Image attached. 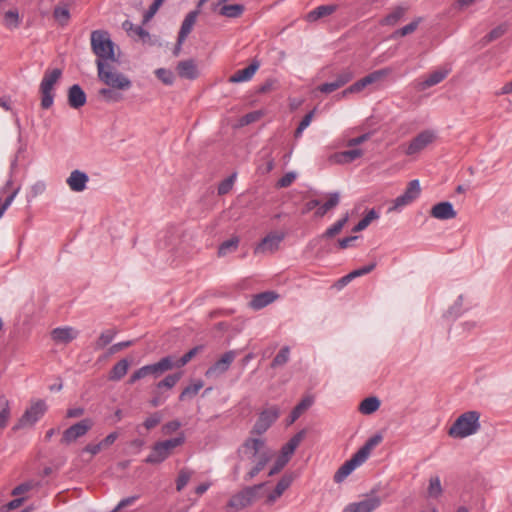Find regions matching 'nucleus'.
Returning a JSON list of instances; mask_svg holds the SVG:
<instances>
[{
  "label": "nucleus",
  "mask_w": 512,
  "mask_h": 512,
  "mask_svg": "<svg viewBox=\"0 0 512 512\" xmlns=\"http://www.w3.org/2000/svg\"><path fill=\"white\" fill-rule=\"evenodd\" d=\"M89 177L85 172L73 170L66 180L69 188L74 192H82L86 189Z\"/></svg>",
  "instance_id": "nucleus-20"
},
{
  "label": "nucleus",
  "mask_w": 512,
  "mask_h": 512,
  "mask_svg": "<svg viewBox=\"0 0 512 512\" xmlns=\"http://www.w3.org/2000/svg\"><path fill=\"white\" fill-rule=\"evenodd\" d=\"M51 335L56 342L69 343L77 337L78 332L72 327H59L55 328Z\"/></svg>",
  "instance_id": "nucleus-28"
},
{
  "label": "nucleus",
  "mask_w": 512,
  "mask_h": 512,
  "mask_svg": "<svg viewBox=\"0 0 512 512\" xmlns=\"http://www.w3.org/2000/svg\"><path fill=\"white\" fill-rule=\"evenodd\" d=\"M265 483L248 486L234 494L227 503V507L235 511L242 510L250 506L257 497L258 491L264 487Z\"/></svg>",
  "instance_id": "nucleus-8"
},
{
  "label": "nucleus",
  "mask_w": 512,
  "mask_h": 512,
  "mask_svg": "<svg viewBox=\"0 0 512 512\" xmlns=\"http://www.w3.org/2000/svg\"><path fill=\"white\" fill-rule=\"evenodd\" d=\"M367 87L363 78L350 85L347 89L342 92V96H346L348 93H358Z\"/></svg>",
  "instance_id": "nucleus-61"
},
{
  "label": "nucleus",
  "mask_w": 512,
  "mask_h": 512,
  "mask_svg": "<svg viewBox=\"0 0 512 512\" xmlns=\"http://www.w3.org/2000/svg\"><path fill=\"white\" fill-rule=\"evenodd\" d=\"M279 415L280 411L277 406H271L267 409H264L259 414V417L251 430V434H264L271 427V425L278 419Z\"/></svg>",
  "instance_id": "nucleus-11"
},
{
  "label": "nucleus",
  "mask_w": 512,
  "mask_h": 512,
  "mask_svg": "<svg viewBox=\"0 0 512 512\" xmlns=\"http://www.w3.org/2000/svg\"><path fill=\"white\" fill-rule=\"evenodd\" d=\"M53 17L60 25L65 26L70 19V12L67 6H56L53 11Z\"/></svg>",
  "instance_id": "nucleus-45"
},
{
  "label": "nucleus",
  "mask_w": 512,
  "mask_h": 512,
  "mask_svg": "<svg viewBox=\"0 0 512 512\" xmlns=\"http://www.w3.org/2000/svg\"><path fill=\"white\" fill-rule=\"evenodd\" d=\"M349 220V214L346 213L341 219L336 221L331 227H329L323 234L322 238L331 239L338 235Z\"/></svg>",
  "instance_id": "nucleus-40"
},
{
  "label": "nucleus",
  "mask_w": 512,
  "mask_h": 512,
  "mask_svg": "<svg viewBox=\"0 0 512 512\" xmlns=\"http://www.w3.org/2000/svg\"><path fill=\"white\" fill-rule=\"evenodd\" d=\"M4 24L9 29H15L20 25V17L17 10H9L4 15Z\"/></svg>",
  "instance_id": "nucleus-51"
},
{
  "label": "nucleus",
  "mask_w": 512,
  "mask_h": 512,
  "mask_svg": "<svg viewBox=\"0 0 512 512\" xmlns=\"http://www.w3.org/2000/svg\"><path fill=\"white\" fill-rule=\"evenodd\" d=\"M449 70L447 69H441L436 70L432 73H430L427 78L421 82V88L427 89L429 87H432L434 85H437L438 83L442 82L448 75Z\"/></svg>",
  "instance_id": "nucleus-33"
},
{
  "label": "nucleus",
  "mask_w": 512,
  "mask_h": 512,
  "mask_svg": "<svg viewBox=\"0 0 512 512\" xmlns=\"http://www.w3.org/2000/svg\"><path fill=\"white\" fill-rule=\"evenodd\" d=\"M204 382L200 379L194 380L191 384L186 386L179 395V401L183 402L194 398L199 391L203 388Z\"/></svg>",
  "instance_id": "nucleus-32"
},
{
  "label": "nucleus",
  "mask_w": 512,
  "mask_h": 512,
  "mask_svg": "<svg viewBox=\"0 0 512 512\" xmlns=\"http://www.w3.org/2000/svg\"><path fill=\"white\" fill-rule=\"evenodd\" d=\"M421 187L419 180L415 179L408 183L403 194L398 196L394 202L393 206L389 209V211L397 210L403 206L409 205L415 199H417L420 195Z\"/></svg>",
  "instance_id": "nucleus-13"
},
{
  "label": "nucleus",
  "mask_w": 512,
  "mask_h": 512,
  "mask_svg": "<svg viewBox=\"0 0 512 512\" xmlns=\"http://www.w3.org/2000/svg\"><path fill=\"white\" fill-rule=\"evenodd\" d=\"M103 449L104 447L101 445L100 442L89 443L81 450V454L89 453L91 456H95Z\"/></svg>",
  "instance_id": "nucleus-62"
},
{
  "label": "nucleus",
  "mask_w": 512,
  "mask_h": 512,
  "mask_svg": "<svg viewBox=\"0 0 512 512\" xmlns=\"http://www.w3.org/2000/svg\"><path fill=\"white\" fill-rule=\"evenodd\" d=\"M86 103V94L84 90L78 85H72L68 90V104L74 109L84 106Z\"/></svg>",
  "instance_id": "nucleus-24"
},
{
  "label": "nucleus",
  "mask_w": 512,
  "mask_h": 512,
  "mask_svg": "<svg viewBox=\"0 0 512 512\" xmlns=\"http://www.w3.org/2000/svg\"><path fill=\"white\" fill-rule=\"evenodd\" d=\"M155 75L165 85H172L174 83L175 77L171 70L158 68L155 70Z\"/></svg>",
  "instance_id": "nucleus-53"
},
{
  "label": "nucleus",
  "mask_w": 512,
  "mask_h": 512,
  "mask_svg": "<svg viewBox=\"0 0 512 512\" xmlns=\"http://www.w3.org/2000/svg\"><path fill=\"white\" fill-rule=\"evenodd\" d=\"M314 399L312 396H307L303 398L291 411L290 414V423L296 421L304 411L312 406Z\"/></svg>",
  "instance_id": "nucleus-36"
},
{
  "label": "nucleus",
  "mask_w": 512,
  "mask_h": 512,
  "mask_svg": "<svg viewBox=\"0 0 512 512\" xmlns=\"http://www.w3.org/2000/svg\"><path fill=\"white\" fill-rule=\"evenodd\" d=\"M168 397L169 393H165L154 388L153 397L150 400V405L152 407H158L162 405L168 399Z\"/></svg>",
  "instance_id": "nucleus-59"
},
{
  "label": "nucleus",
  "mask_w": 512,
  "mask_h": 512,
  "mask_svg": "<svg viewBox=\"0 0 512 512\" xmlns=\"http://www.w3.org/2000/svg\"><path fill=\"white\" fill-rule=\"evenodd\" d=\"M116 333L117 332L114 329H108V330L103 331L95 343V348L102 349L105 346H107L108 344H110L112 342V340L114 339Z\"/></svg>",
  "instance_id": "nucleus-46"
},
{
  "label": "nucleus",
  "mask_w": 512,
  "mask_h": 512,
  "mask_svg": "<svg viewBox=\"0 0 512 512\" xmlns=\"http://www.w3.org/2000/svg\"><path fill=\"white\" fill-rule=\"evenodd\" d=\"M182 378V372H177L173 374H168L162 380L155 384V389L168 393V391L172 390L179 380Z\"/></svg>",
  "instance_id": "nucleus-30"
},
{
  "label": "nucleus",
  "mask_w": 512,
  "mask_h": 512,
  "mask_svg": "<svg viewBox=\"0 0 512 512\" xmlns=\"http://www.w3.org/2000/svg\"><path fill=\"white\" fill-rule=\"evenodd\" d=\"M353 72L350 68H345L341 70L336 75V79L334 80L336 84H338V87L341 88L344 85H346L348 82H350L353 78Z\"/></svg>",
  "instance_id": "nucleus-55"
},
{
  "label": "nucleus",
  "mask_w": 512,
  "mask_h": 512,
  "mask_svg": "<svg viewBox=\"0 0 512 512\" xmlns=\"http://www.w3.org/2000/svg\"><path fill=\"white\" fill-rule=\"evenodd\" d=\"M364 154L362 149L353 148L350 150L341 151L333 155V159L338 164L351 163L354 160L362 157Z\"/></svg>",
  "instance_id": "nucleus-29"
},
{
  "label": "nucleus",
  "mask_w": 512,
  "mask_h": 512,
  "mask_svg": "<svg viewBox=\"0 0 512 512\" xmlns=\"http://www.w3.org/2000/svg\"><path fill=\"white\" fill-rule=\"evenodd\" d=\"M293 482V476L285 474L276 484L274 490L267 496L266 502L273 504L282 494L291 486Z\"/></svg>",
  "instance_id": "nucleus-23"
},
{
  "label": "nucleus",
  "mask_w": 512,
  "mask_h": 512,
  "mask_svg": "<svg viewBox=\"0 0 512 512\" xmlns=\"http://www.w3.org/2000/svg\"><path fill=\"white\" fill-rule=\"evenodd\" d=\"M10 418V403L5 396H0V428H5Z\"/></svg>",
  "instance_id": "nucleus-42"
},
{
  "label": "nucleus",
  "mask_w": 512,
  "mask_h": 512,
  "mask_svg": "<svg viewBox=\"0 0 512 512\" xmlns=\"http://www.w3.org/2000/svg\"><path fill=\"white\" fill-rule=\"evenodd\" d=\"M161 422V415L159 412H154L145 419L143 425L147 430L153 429Z\"/></svg>",
  "instance_id": "nucleus-60"
},
{
  "label": "nucleus",
  "mask_w": 512,
  "mask_h": 512,
  "mask_svg": "<svg viewBox=\"0 0 512 512\" xmlns=\"http://www.w3.org/2000/svg\"><path fill=\"white\" fill-rule=\"evenodd\" d=\"M174 365V356L168 355L161 358L158 362L144 365L141 368L137 369L130 376L128 383L134 384L140 379H143L147 376H151L154 379H158L165 372L172 370Z\"/></svg>",
  "instance_id": "nucleus-5"
},
{
  "label": "nucleus",
  "mask_w": 512,
  "mask_h": 512,
  "mask_svg": "<svg viewBox=\"0 0 512 512\" xmlns=\"http://www.w3.org/2000/svg\"><path fill=\"white\" fill-rule=\"evenodd\" d=\"M118 91V89L107 86L106 88H101L98 94L107 102H119L123 99V95Z\"/></svg>",
  "instance_id": "nucleus-43"
},
{
  "label": "nucleus",
  "mask_w": 512,
  "mask_h": 512,
  "mask_svg": "<svg viewBox=\"0 0 512 512\" xmlns=\"http://www.w3.org/2000/svg\"><path fill=\"white\" fill-rule=\"evenodd\" d=\"M381 502V498L372 491L361 501L347 505L343 512H373L381 505Z\"/></svg>",
  "instance_id": "nucleus-14"
},
{
  "label": "nucleus",
  "mask_w": 512,
  "mask_h": 512,
  "mask_svg": "<svg viewBox=\"0 0 512 512\" xmlns=\"http://www.w3.org/2000/svg\"><path fill=\"white\" fill-rule=\"evenodd\" d=\"M94 426V421L91 418H84L79 422L71 425L64 430L61 444L70 445L76 442L79 438L84 437Z\"/></svg>",
  "instance_id": "nucleus-10"
},
{
  "label": "nucleus",
  "mask_w": 512,
  "mask_h": 512,
  "mask_svg": "<svg viewBox=\"0 0 512 512\" xmlns=\"http://www.w3.org/2000/svg\"><path fill=\"white\" fill-rule=\"evenodd\" d=\"M337 9L336 5H321L317 8L310 11L307 16L306 20L309 22H315L319 20L322 17L329 16L333 14Z\"/></svg>",
  "instance_id": "nucleus-31"
},
{
  "label": "nucleus",
  "mask_w": 512,
  "mask_h": 512,
  "mask_svg": "<svg viewBox=\"0 0 512 512\" xmlns=\"http://www.w3.org/2000/svg\"><path fill=\"white\" fill-rule=\"evenodd\" d=\"M99 81L108 87L118 90H129L132 86L131 80L123 73L117 71L110 63H99L97 67Z\"/></svg>",
  "instance_id": "nucleus-4"
},
{
  "label": "nucleus",
  "mask_w": 512,
  "mask_h": 512,
  "mask_svg": "<svg viewBox=\"0 0 512 512\" xmlns=\"http://www.w3.org/2000/svg\"><path fill=\"white\" fill-rule=\"evenodd\" d=\"M122 28L130 33L134 32L136 35L140 36L141 38L148 36V32H146L141 26H135L131 21L125 20L122 23Z\"/></svg>",
  "instance_id": "nucleus-57"
},
{
  "label": "nucleus",
  "mask_w": 512,
  "mask_h": 512,
  "mask_svg": "<svg viewBox=\"0 0 512 512\" xmlns=\"http://www.w3.org/2000/svg\"><path fill=\"white\" fill-rule=\"evenodd\" d=\"M507 30H508V25L506 23H502V24L498 25L497 27L492 29L487 35H485L483 37V39H482L483 44L486 45L492 41L499 39L507 32Z\"/></svg>",
  "instance_id": "nucleus-41"
},
{
  "label": "nucleus",
  "mask_w": 512,
  "mask_h": 512,
  "mask_svg": "<svg viewBox=\"0 0 512 512\" xmlns=\"http://www.w3.org/2000/svg\"><path fill=\"white\" fill-rule=\"evenodd\" d=\"M237 455L240 460L245 457L255 460V465L244 476V480L249 482L271 461L273 451L267 447L263 439L249 437L237 449Z\"/></svg>",
  "instance_id": "nucleus-1"
},
{
  "label": "nucleus",
  "mask_w": 512,
  "mask_h": 512,
  "mask_svg": "<svg viewBox=\"0 0 512 512\" xmlns=\"http://www.w3.org/2000/svg\"><path fill=\"white\" fill-rule=\"evenodd\" d=\"M284 238L285 234L283 232L269 233L255 247L254 254H265L275 252L279 248V245Z\"/></svg>",
  "instance_id": "nucleus-16"
},
{
  "label": "nucleus",
  "mask_w": 512,
  "mask_h": 512,
  "mask_svg": "<svg viewBox=\"0 0 512 512\" xmlns=\"http://www.w3.org/2000/svg\"><path fill=\"white\" fill-rule=\"evenodd\" d=\"M198 14L199 10H193L185 16L181 24L180 31L178 33V37H180V42H184L188 35L190 34V32L192 31Z\"/></svg>",
  "instance_id": "nucleus-27"
},
{
  "label": "nucleus",
  "mask_w": 512,
  "mask_h": 512,
  "mask_svg": "<svg viewBox=\"0 0 512 512\" xmlns=\"http://www.w3.org/2000/svg\"><path fill=\"white\" fill-rule=\"evenodd\" d=\"M203 349V346H196L192 349H190L187 353H185L182 357L175 359L174 358V365L173 368H182L185 366L193 357H195L201 350Z\"/></svg>",
  "instance_id": "nucleus-44"
},
{
  "label": "nucleus",
  "mask_w": 512,
  "mask_h": 512,
  "mask_svg": "<svg viewBox=\"0 0 512 512\" xmlns=\"http://www.w3.org/2000/svg\"><path fill=\"white\" fill-rule=\"evenodd\" d=\"M164 447L170 452L172 453L173 449L181 446L184 444L185 442V436L183 433H180L177 437L175 438H171V439H167V440H164V441H160Z\"/></svg>",
  "instance_id": "nucleus-54"
},
{
  "label": "nucleus",
  "mask_w": 512,
  "mask_h": 512,
  "mask_svg": "<svg viewBox=\"0 0 512 512\" xmlns=\"http://www.w3.org/2000/svg\"><path fill=\"white\" fill-rule=\"evenodd\" d=\"M236 178V174H232L231 176L224 179L219 185H218V194L219 195H225L227 194L233 187L234 181Z\"/></svg>",
  "instance_id": "nucleus-58"
},
{
  "label": "nucleus",
  "mask_w": 512,
  "mask_h": 512,
  "mask_svg": "<svg viewBox=\"0 0 512 512\" xmlns=\"http://www.w3.org/2000/svg\"><path fill=\"white\" fill-rule=\"evenodd\" d=\"M227 0H219L213 6V11L218 12L219 15L227 18H238L240 17L245 8L242 4H223Z\"/></svg>",
  "instance_id": "nucleus-18"
},
{
  "label": "nucleus",
  "mask_w": 512,
  "mask_h": 512,
  "mask_svg": "<svg viewBox=\"0 0 512 512\" xmlns=\"http://www.w3.org/2000/svg\"><path fill=\"white\" fill-rule=\"evenodd\" d=\"M407 8L398 6L394 8L388 15L382 20V25L394 26L396 25L405 15Z\"/></svg>",
  "instance_id": "nucleus-38"
},
{
  "label": "nucleus",
  "mask_w": 512,
  "mask_h": 512,
  "mask_svg": "<svg viewBox=\"0 0 512 512\" xmlns=\"http://www.w3.org/2000/svg\"><path fill=\"white\" fill-rule=\"evenodd\" d=\"M340 202V194L338 192H333L329 194L328 200L319 206L316 211V216L323 217L328 211L335 208Z\"/></svg>",
  "instance_id": "nucleus-39"
},
{
  "label": "nucleus",
  "mask_w": 512,
  "mask_h": 512,
  "mask_svg": "<svg viewBox=\"0 0 512 512\" xmlns=\"http://www.w3.org/2000/svg\"><path fill=\"white\" fill-rule=\"evenodd\" d=\"M380 400L375 396L365 398L359 405V411L364 415L376 412L380 407Z\"/></svg>",
  "instance_id": "nucleus-37"
},
{
  "label": "nucleus",
  "mask_w": 512,
  "mask_h": 512,
  "mask_svg": "<svg viewBox=\"0 0 512 512\" xmlns=\"http://www.w3.org/2000/svg\"><path fill=\"white\" fill-rule=\"evenodd\" d=\"M290 358V348L288 346H284L280 349L277 355L274 357L271 367L276 368L279 366L285 365Z\"/></svg>",
  "instance_id": "nucleus-47"
},
{
  "label": "nucleus",
  "mask_w": 512,
  "mask_h": 512,
  "mask_svg": "<svg viewBox=\"0 0 512 512\" xmlns=\"http://www.w3.org/2000/svg\"><path fill=\"white\" fill-rule=\"evenodd\" d=\"M303 432H299L295 434L290 440L283 445L281 448L280 454L275 460L273 466L268 472V476H274L277 473H279L290 461L292 455L294 454L295 450L299 446L300 442L303 439Z\"/></svg>",
  "instance_id": "nucleus-6"
},
{
  "label": "nucleus",
  "mask_w": 512,
  "mask_h": 512,
  "mask_svg": "<svg viewBox=\"0 0 512 512\" xmlns=\"http://www.w3.org/2000/svg\"><path fill=\"white\" fill-rule=\"evenodd\" d=\"M436 139V134L432 130H424L414 137L406 147L405 154L415 155L425 149Z\"/></svg>",
  "instance_id": "nucleus-15"
},
{
  "label": "nucleus",
  "mask_w": 512,
  "mask_h": 512,
  "mask_svg": "<svg viewBox=\"0 0 512 512\" xmlns=\"http://www.w3.org/2000/svg\"><path fill=\"white\" fill-rule=\"evenodd\" d=\"M237 356V352L234 350H229L225 352L220 359H218L213 365H211L205 371V377L209 379H217L226 373L233 361Z\"/></svg>",
  "instance_id": "nucleus-12"
},
{
  "label": "nucleus",
  "mask_w": 512,
  "mask_h": 512,
  "mask_svg": "<svg viewBox=\"0 0 512 512\" xmlns=\"http://www.w3.org/2000/svg\"><path fill=\"white\" fill-rule=\"evenodd\" d=\"M181 427V422L178 420H172L162 426V432L165 435L172 434Z\"/></svg>",
  "instance_id": "nucleus-64"
},
{
  "label": "nucleus",
  "mask_w": 512,
  "mask_h": 512,
  "mask_svg": "<svg viewBox=\"0 0 512 512\" xmlns=\"http://www.w3.org/2000/svg\"><path fill=\"white\" fill-rule=\"evenodd\" d=\"M238 244L239 239L237 237L224 241L218 248V255L220 257L227 255L229 252L236 250Z\"/></svg>",
  "instance_id": "nucleus-50"
},
{
  "label": "nucleus",
  "mask_w": 512,
  "mask_h": 512,
  "mask_svg": "<svg viewBox=\"0 0 512 512\" xmlns=\"http://www.w3.org/2000/svg\"><path fill=\"white\" fill-rule=\"evenodd\" d=\"M480 413L467 411L461 414L448 430L452 438L463 439L477 433L480 429Z\"/></svg>",
  "instance_id": "nucleus-3"
},
{
  "label": "nucleus",
  "mask_w": 512,
  "mask_h": 512,
  "mask_svg": "<svg viewBox=\"0 0 512 512\" xmlns=\"http://www.w3.org/2000/svg\"><path fill=\"white\" fill-rule=\"evenodd\" d=\"M164 1L165 0H154V2L149 6L148 10L146 11L144 19L146 21L151 19L157 13V11L159 10Z\"/></svg>",
  "instance_id": "nucleus-63"
},
{
  "label": "nucleus",
  "mask_w": 512,
  "mask_h": 512,
  "mask_svg": "<svg viewBox=\"0 0 512 512\" xmlns=\"http://www.w3.org/2000/svg\"><path fill=\"white\" fill-rule=\"evenodd\" d=\"M277 297L278 295L275 292L265 291L254 295L250 301V306L255 310H259L274 302Z\"/></svg>",
  "instance_id": "nucleus-25"
},
{
  "label": "nucleus",
  "mask_w": 512,
  "mask_h": 512,
  "mask_svg": "<svg viewBox=\"0 0 512 512\" xmlns=\"http://www.w3.org/2000/svg\"><path fill=\"white\" fill-rule=\"evenodd\" d=\"M62 71L58 68L48 70L40 83L41 107L49 109L54 102L53 86L60 79Z\"/></svg>",
  "instance_id": "nucleus-7"
},
{
  "label": "nucleus",
  "mask_w": 512,
  "mask_h": 512,
  "mask_svg": "<svg viewBox=\"0 0 512 512\" xmlns=\"http://www.w3.org/2000/svg\"><path fill=\"white\" fill-rule=\"evenodd\" d=\"M170 455L171 453L159 441L152 446L151 452L146 457L145 462L148 464H160L163 461H165Z\"/></svg>",
  "instance_id": "nucleus-22"
},
{
  "label": "nucleus",
  "mask_w": 512,
  "mask_h": 512,
  "mask_svg": "<svg viewBox=\"0 0 512 512\" xmlns=\"http://www.w3.org/2000/svg\"><path fill=\"white\" fill-rule=\"evenodd\" d=\"M430 215L439 220H449L455 218L457 213L450 202L443 201L432 207Z\"/></svg>",
  "instance_id": "nucleus-19"
},
{
  "label": "nucleus",
  "mask_w": 512,
  "mask_h": 512,
  "mask_svg": "<svg viewBox=\"0 0 512 512\" xmlns=\"http://www.w3.org/2000/svg\"><path fill=\"white\" fill-rule=\"evenodd\" d=\"M46 410L47 405L44 400L39 399L32 402L13 429L17 430L26 426H33L45 414Z\"/></svg>",
  "instance_id": "nucleus-9"
},
{
  "label": "nucleus",
  "mask_w": 512,
  "mask_h": 512,
  "mask_svg": "<svg viewBox=\"0 0 512 512\" xmlns=\"http://www.w3.org/2000/svg\"><path fill=\"white\" fill-rule=\"evenodd\" d=\"M383 437L381 434H375L370 437L365 444L357 451V453L366 461L371 451L381 443Z\"/></svg>",
  "instance_id": "nucleus-34"
},
{
  "label": "nucleus",
  "mask_w": 512,
  "mask_h": 512,
  "mask_svg": "<svg viewBox=\"0 0 512 512\" xmlns=\"http://www.w3.org/2000/svg\"><path fill=\"white\" fill-rule=\"evenodd\" d=\"M427 492L428 496L431 498H438L442 495L443 489L441 486L440 478L438 476L430 478Z\"/></svg>",
  "instance_id": "nucleus-48"
},
{
  "label": "nucleus",
  "mask_w": 512,
  "mask_h": 512,
  "mask_svg": "<svg viewBox=\"0 0 512 512\" xmlns=\"http://www.w3.org/2000/svg\"><path fill=\"white\" fill-rule=\"evenodd\" d=\"M129 362L127 359H122L118 361L111 369L109 373V380L111 381H119L121 380L128 371Z\"/></svg>",
  "instance_id": "nucleus-35"
},
{
  "label": "nucleus",
  "mask_w": 512,
  "mask_h": 512,
  "mask_svg": "<svg viewBox=\"0 0 512 512\" xmlns=\"http://www.w3.org/2000/svg\"><path fill=\"white\" fill-rule=\"evenodd\" d=\"M192 476V471L188 469H181L179 471L178 477L176 479V489L177 491H181L189 482Z\"/></svg>",
  "instance_id": "nucleus-56"
},
{
  "label": "nucleus",
  "mask_w": 512,
  "mask_h": 512,
  "mask_svg": "<svg viewBox=\"0 0 512 512\" xmlns=\"http://www.w3.org/2000/svg\"><path fill=\"white\" fill-rule=\"evenodd\" d=\"M390 73H391V69L390 68H383V69H380V70H376V71H374L372 73H369L368 75L363 77V80L366 83V85L368 86L370 84H373V83L381 80L382 78L386 77Z\"/></svg>",
  "instance_id": "nucleus-49"
},
{
  "label": "nucleus",
  "mask_w": 512,
  "mask_h": 512,
  "mask_svg": "<svg viewBox=\"0 0 512 512\" xmlns=\"http://www.w3.org/2000/svg\"><path fill=\"white\" fill-rule=\"evenodd\" d=\"M421 22V18H416L414 21H412L411 23L403 26L402 28L396 30L394 33H393V37H398V36H406V35H409L411 33H413L419 26Z\"/></svg>",
  "instance_id": "nucleus-52"
},
{
  "label": "nucleus",
  "mask_w": 512,
  "mask_h": 512,
  "mask_svg": "<svg viewBox=\"0 0 512 512\" xmlns=\"http://www.w3.org/2000/svg\"><path fill=\"white\" fill-rule=\"evenodd\" d=\"M365 460L356 452L349 460L344 462L334 474V481L341 483L348 477L358 466L363 464Z\"/></svg>",
  "instance_id": "nucleus-17"
},
{
  "label": "nucleus",
  "mask_w": 512,
  "mask_h": 512,
  "mask_svg": "<svg viewBox=\"0 0 512 512\" xmlns=\"http://www.w3.org/2000/svg\"><path fill=\"white\" fill-rule=\"evenodd\" d=\"M260 66L259 61L253 60L252 63L241 70L236 71L233 75L230 76L229 82L230 83H241L249 81L253 75L256 73Z\"/></svg>",
  "instance_id": "nucleus-21"
},
{
  "label": "nucleus",
  "mask_w": 512,
  "mask_h": 512,
  "mask_svg": "<svg viewBox=\"0 0 512 512\" xmlns=\"http://www.w3.org/2000/svg\"><path fill=\"white\" fill-rule=\"evenodd\" d=\"M176 69L179 76L185 79L193 80L198 76L197 66L192 59L180 61Z\"/></svg>",
  "instance_id": "nucleus-26"
},
{
  "label": "nucleus",
  "mask_w": 512,
  "mask_h": 512,
  "mask_svg": "<svg viewBox=\"0 0 512 512\" xmlns=\"http://www.w3.org/2000/svg\"><path fill=\"white\" fill-rule=\"evenodd\" d=\"M91 49L96 55V66L102 64L117 62L115 55V44L111 40L110 34L105 30H94L90 35Z\"/></svg>",
  "instance_id": "nucleus-2"
}]
</instances>
